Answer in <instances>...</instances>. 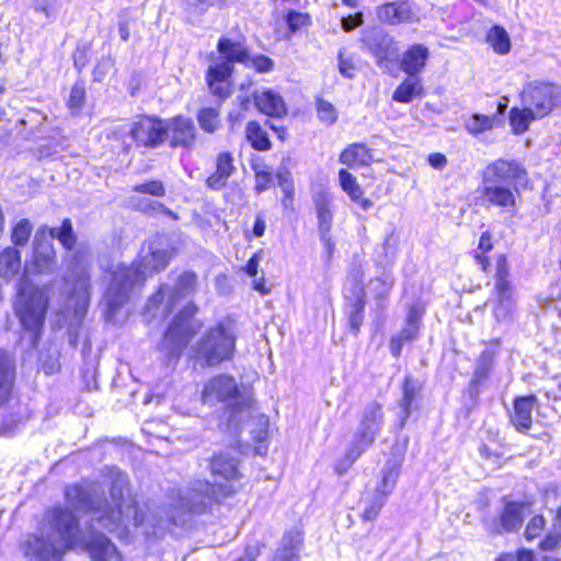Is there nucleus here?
Segmentation results:
<instances>
[{
    "label": "nucleus",
    "mask_w": 561,
    "mask_h": 561,
    "mask_svg": "<svg viewBox=\"0 0 561 561\" xmlns=\"http://www.w3.org/2000/svg\"><path fill=\"white\" fill-rule=\"evenodd\" d=\"M110 478L111 504L79 484L67 486V506H56L46 513L49 530L46 537H27L23 543L25 556L38 561H60L67 550L80 547L92 560L108 561L116 548L98 529L115 533L128 524L138 527L144 523V515L129 492L127 474L111 468Z\"/></svg>",
    "instance_id": "1"
},
{
    "label": "nucleus",
    "mask_w": 561,
    "mask_h": 561,
    "mask_svg": "<svg viewBox=\"0 0 561 561\" xmlns=\"http://www.w3.org/2000/svg\"><path fill=\"white\" fill-rule=\"evenodd\" d=\"M214 483L205 480H194L184 492L170 504V520L173 525L184 523V516L202 514L214 503L234 493L233 483L240 479L238 460L227 454L216 455L210 463Z\"/></svg>",
    "instance_id": "2"
},
{
    "label": "nucleus",
    "mask_w": 561,
    "mask_h": 561,
    "mask_svg": "<svg viewBox=\"0 0 561 561\" xmlns=\"http://www.w3.org/2000/svg\"><path fill=\"white\" fill-rule=\"evenodd\" d=\"M170 259L171 253L168 249L149 242L142 247L137 263L131 266H114L110 272V284L104 294L107 318H114L117 310L128 301L133 289L141 286L154 273L164 270Z\"/></svg>",
    "instance_id": "3"
},
{
    "label": "nucleus",
    "mask_w": 561,
    "mask_h": 561,
    "mask_svg": "<svg viewBox=\"0 0 561 561\" xmlns=\"http://www.w3.org/2000/svg\"><path fill=\"white\" fill-rule=\"evenodd\" d=\"M526 178L525 168L516 160L497 159L489 163L482 171V181L477 188L482 205L514 209L518 185Z\"/></svg>",
    "instance_id": "4"
},
{
    "label": "nucleus",
    "mask_w": 561,
    "mask_h": 561,
    "mask_svg": "<svg viewBox=\"0 0 561 561\" xmlns=\"http://www.w3.org/2000/svg\"><path fill=\"white\" fill-rule=\"evenodd\" d=\"M202 401L208 405L231 402L227 427L234 432L251 416L250 399L240 396L234 378L229 375L221 374L210 378L203 388Z\"/></svg>",
    "instance_id": "5"
},
{
    "label": "nucleus",
    "mask_w": 561,
    "mask_h": 561,
    "mask_svg": "<svg viewBox=\"0 0 561 561\" xmlns=\"http://www.w3.org/2000/svg\"><path fill=\"white\" fill-rule=\"evenodd\" d=\"M218 58L207 70V83L210 92L219 99H226L230 95V77L233 71V64H248L250 54L248 47L241 42H234L222 37L217 44Z\"/></svg>",
    "instance_id": "6"
},
{
    "label": "nucleus",
    "mask_w": 561,
    "mask_h": 561,
    "mask_svg": "<svg viewBox=\"0 0 561 561\" xmlns=\"http://www.w3.org/2000/svg\"><path fill=\"white\" fill-rule=\"evenodd\" d=\"M236 342V324L231 320L220 321L210 328L195 345V357L205 366H217L233 357Z\"/></svg>",
    "instance_id": "7"
},
{
    "label": "nucleus",
    "mask_w": 561,
    "mask_h": 561,
    "mask_svg": "<svg viewBox=\"0 0 561 561\" xmlns=\"http://www.w3.org/2000/svg\"><path fill=\"white\" fill-rule=\"evenodd\" d=\"M400 467L396 459L387 460L376 481L366 485L359 501L362 505L360 518L364 522H374L378 517L397 485Z\"/></svg>",
    "instance_id": "8"
},
{
    "label": "nucleus",
    "mask_w": 561,
    "mask_h": 561,
    "mask_svg": "<svg viewBox=\"0 0 561 561\" xmlns=\"http://www.w3.org/2000/svg\"><path fill=\"white\" fill-rule=\"evenodd\" d=\"M48 306V291L36 287L26 277L18 286L14 305L15 314L25 330L36 332L42 329Z\"/></svg>",
    "instance_id": "9"
},
{
    "label": "nucleus",
    "mask_w": 561,
    "mask_h": 561,
    "mask_svg": "<svg viewBox=\"0 0 561 561\" xmlns=\"http://www.w3.org/2000/svg\"><path fill=\"white\" fill-rule=\"evenodd\" d=\"M110 138L119 142V148L125 152L129 151L133 142L146 148H157L165 141L164 121L141 116L130 126L114 128Z\"/></svg>",
    "instance_id": "10"
},
{
    "label": "nucleus",
    "mask_w": 561,
    "mask_h": 561,
    "mask_svg": "<svg viewBox=\"0 0 561 561\" xmlns=\"http://www.w3.org/2000/svg\"><path fill=\"white\" fill-rule=\"evenodd\" d=\"M197 311V306L190 302L174 317L169 325L161 347L162 351L167 352L170 360L179 359L182 351L201 330L202 323L194 319Z\"/></svg>",
    "instance_id": "11"
},
{
    "label": "nucleus",
    "mask_w": 561,
    "mask_h": 561,
    "mask_svg": "<svg viewBox=\"0 0 561 561\" xmlns=\"http://www.w3.org/2000/svg\"><path fill=\"white\" fill-rule=\"evenodd\" d=\"M196 288L197 275L190 271L183 272L178 276L172 287L161 285L159 290L149 298L146 305V313L156 318L161 309V316L167 317L181 300L192 296Z\"/></svg>",
    "instance_id": "12"
},
{
    "label": "nucleus",
    "mask_w": 561,
    "mask_h": 561,
    "mask_svg": "<svg viewBox=\"0 0 561 561\" xmlns=\"http://www.w3.org/2000/svg\"><path fill=\"white\" fill-rule=\"evenodd\" d=\"M495 284L491 298L492 310L499 322H507L513 317L514 288L508 279L510 270L505 254H499L495 259Z\"/></svg>",
    "instance_id": "13"
},
{
    "label": "nucleus",
    "mask_w": 561,
    "mask_h": 561,
    "mask_svg": "<svg viewBox=\"0 0 561 561\" xmlns=\"http://www.w3.org/2000/svg\"><path fill=\"white\" fill-rule=\"evenodd\" d=\"M520 100L539 117H545L561 103V85L549 81H530L524 85Z\"/></svg>",
    "instance_id": "14"
},
{
    "label": "nucleus",
    "mask_w": 561,
    "mask_h": 561,
    "mask_svg": "<svg viewBox=\"0 0 561 561\" xmlns=\"http://www.w3.org/2000/svg\"><path fill=\"white\" fill-rule=\"evenodd\" d=\"M383 423L382 407L371 401L363 410L353 443L367 449L375 440Z\"/></svg>",
    "instance_id": "15"
},
{
    "label": "nucleus",
    "mask_w": 561,
    "mask_h": 561,
    "mask_svg": "<svg viewBox=\"0 0 561 561\" xmlns=\"http://www.w3.org/2000/svg\"><path fill=\"white\" fill-rule=\"evenodd\" d=\"M67 284H72V297L75 300V316L78 319L83 318L90 299V283L87 266L81 263H73L65 278Z\"/></svg>",
    "instance_id": "16"
},
{
    "label": "nucleus",
    "mask_w": 561,
    "mask_h": 561,
    "mask_svg": "<svg viewBox=\"0 0 561 561\" xmlns=\"http://www.w3.org/2000/svg\"><path fill=\"white\" fill-rule=\"evenodd\" d=\"M165 141L171 148H191L196 140V128L190 117L179 115L164 121Z\"/></svg>",
    "instance_id": "17"
},
{
    "label": "nucleus",
    "mask_w": 561,
    "mask_h": 561,
    "mask_svg": "<svg viewBox=\"0 0 561 561\" xmlns=\"http://www.w3.org/2000/svg\"><path fill=\"white\" fill-rule=\"evenodd\" d=\"M368 51L375 57L379 67H388L399 55V49L391 36L381 31H374L363 38Z\"/></svg>",
    "instance_id": "18"
},
{
    "label": "nucleus",
    "mask_w": 561,
    "mask_h": 561,
    "mask_svg": "<svg viewBox=\"0 0 561 561\" xmlns=\"http://www.w3.org/2000/svg\"><path fill=\"white\" fill-rule=\"evenodd\" d=\"M54 231L47 226L41 227L34 237V266L38 273H48L55 265V250L53 245Z\"/></svg>",
    "instance_id": "19"
},
{
    "label": "nucleus",
    "mask_w": 561,
    "mask_h": 561,
    "mask_svg": "<svg viewBox=\"0 0 561 561\" xmlns=\"http://www.w3.org/2000/svg\"><path fill=\"white\" fill-rule=\"evenodd\" d=\"M304 533L295 527L284 534L270 561H300Z\"/></svg>",
    "instance_id": "20"
},
{
    "label": "nucleus",
    "mask_w": 561,
    "mask_h": 561,
    "mask_svg": "<svg viewBox=\"0 0 561 561\" xmlns=\"http://www.w3.org/2000/svg\"><path fill=\"white\" fill-rule=\"evenodd\" d=\"M253 99L256 108L268 116L282 117L287 113L283 96L274 90H256L253 93Z\"/></svg>",
    "instance_id": "21"
},
{
    "label": "nucleus",
    "mask_w": 561,
    "mask_h": 561,
    "mask_svg": "<svg viewBox=\"0 0 561 561\" xmlns=\"http://www.w3.org/2000/svg\"><path fill=\"white\" fill-rule=\"evenodd\" d=\"M376 14L381 23L400 24L413 19V10L407 1H394L377 8Z\"/></svg>",
    "instance_id": "22"
},
{
    "label": "nucleus",
    "mask_w": 561,
    "mask_h": 561,
    "mask_svg": "<svg viewBox=\"0 0 561 561\" xmlns=\"http://www.w3.org/2000/svg\"><path fill=\"white\" fill-rule=\"evenodd\" d=\"M537 398L535 396H526L517 398L514 402L511 413V422L519 432H526L533 424V411L535 409Z\"/></svg>",
    "instance_id": "23"
},
{
    "label": "nucleus",
    "mask_w": 561,
    "mask_h": 561,
    "mask_svg": "<svg viewBox=\"0 0 561 561\" xmlns=\"http://www.w3.org/2000/svg\"><path fill=\"white\" fill-rule=\"evenodd\" d=\"M234 171L232 156L229 152H220L216 159V171L206 180L207 186L215 191L221 190Z\"/></svg>",
    "instance_id": "24"
},
{
    "label": "nucleus",
    "mask_w": 561,
    "mask_h": 561,
    "mask_svg": "<svg viewBox=\"0 0 561 561\" xmlns=\"http://www.w3.org/2000/svg\"><path fill=\"white\" fill-rule=\"evenodd\" d=\"M427 58L428 49L423 45L416 44L403 54L400 67L410 77H414L423 70Z\"/></svg>",
    "instance_id": "25"
},
{
    "label": "nucleus",
    "mask_w": 561,
    "mask_h": 561,
    "mask_svg": "<svg viewBox=\"0 0 561 561\" xmlns=\"http://www.w3.org/2000/svg\"><path fill=\"white\" fill-rule=\"evenodd\" d=\"M313 203L319 230L331 231L333 221L332 196L324 191L317 192L313 196Z\"/></svg>",
    "instance_id": "26"
},
{
    "label": "nucleus",
    "mask_w": 561,
    "mask_h": 561,
    "mask_svg": "<svg viewBox=\"0 0 561 561\" xmlns=\"http://www.w3.org/2000/svg\"><path fill=\"white\" fill-rule=\"evenodd\" d=\"M339 181L342 190L353 202L358 204L362 209L367 210L373 206V203L363 196V190L357 183L356 178L348 171L342 169L339 172Z\"/></svg>",
    "instance_id": "27"
},
{
    "label": "nucleus",
    "mask_w": 561,
    "mask_h": 561,
    "mask_svg": "<svg viewBox=\"0 0 561 561\" xmlns=\"http://www.w3.org/2000/svg\"><path fill=\"white\" fill-rule=\"evenodd\" d=\"M14 379L13 362L7 354H0V404L10 398Z\"/></svg>",
    "instance_id": "28"
},
{
    "label": "nucleus",
    "mask_w": 561,
    "mask_h": 561,
    "mask_svg": "<svg viewBox=\"0 0 561 561\" xmlns=\"http://www.w3.org/2000/svg\"><path fill=\"white\" fill-rule=\"evenodd\" d=\"M524 106V108L513 107L510 112V124L514 134L517 135L525 133L531 122L540 118L533 108L527 105Z\"/></svg>",
    "instance_id": "29"
},
{
    "label": "nucleus",
    "mask_w": 561,
    "mask_h": 561,
    "mask_svg": "<svg viewBox=\"0 0 561 561\" xmlns=\"http://www.w3.org/2000/svg\"><path fill=\"white\" fill-rule=\"evenodd\" d=\"M524 505L517 502H510L501 515V526L504 531H514L522 526Z\"/></svg>",
    "instance_id": "30"
},
{
    "label": "nucleus",
    "mask_w": 561,
    "mask_h": 561,
    "mask_svg": "<svg viewBox=\"0 0 561 561\" xmlns=\"http://www.w3.org/2000/svg\"><path fill=\"white\" fill-rule=\"evenodd\" d=\"M20 268V252L14 248L4 249L0 254V276L10 279L19 273Z\"/></svg>",
    "instance_id": "31"
},
{
    "label": "nucleus",
    "mask_w": 561,
    "mask_h": 561,
    "mask_svg": "<svg viewBox=\"0 0 561 561\" xmlns=\"http://www.w3.org/2000/svg\"><path fill=\"white\" fill-rule=\"evenodd\" d=\"M497 122V115H483V114H472L471 116L465 118V128L466 130L472 135L478 136L485 131L492 130L495 127Z\"/></svg>",
    "instance_id": "32"
},
{
    "label": "nucleus",
    "mask_w": 561,
    "mask_h": 561,
    "mask_svg": "<svg viewBox=\"0 0 561 561\" xmlns=\"http://www.w3.org/2000/svg\"><path fill=\"white\" fill-rule=\"evenodd\" d=\"M370 160V151L363 144H353L348 146L340 156V161L348 167L354 164H368Z\"/></svg>",
    "instance_id": "33"
},
{
    "label": "nucleus",
    "mask_w": 561,
    "mask_h": 561,
    "mask_svg": "<svg viewBox=\"0 0 561 561\" xmlns=\"http://www.w3.org/2000/svg\"><path fill=\"white\" fill-rule=\"evenodd\" d=\"M422 90L421 80L414 76L399 84L393 92L392 99L400 103H410L414 96L422 93Z\"/></svg>",
    "instance_id": "34"
},
{
    "label": "nucleus",
    "mask_w": 561,
    "mask_h": 561,
    "mask_svg": "<svg viewBox=\"0 0 561 561\" xmlns=\"http://www.w3.org/2000/svg\"><path fill=\"white\" fill-rule=\"evenodd\" d=\"M419 386L409 377L405 378L403 385V397L400 400L401 409V427L404 426L405 421L409 419L412 412V405L415 401L416 394L419 393Z\"/></svg>",
    "instance_id": "35"
},
{
    "label": "nucleus",
    "mask_w": 561,
    "mask_h": 561,
    "mask_svg": "<svg viewBox=\"0 0 561 561\" xmlns=\"http://www.w3.org/2000/svg\"><path fill=\"white\" fill-rule=\"evenodd\" d=\"M486 42L499 55L508 54L512 47L507 32L499 25L490 28L486 35Z\"/></svg>",
    "instance_id": "36"
},
{
    "label": "nucleus",
    "mask_w": 561,
    "mask_h": 561,
    "mask_svg": "<svg viewBox=\"0 0 561 561\" xmlns=\"http://www.w3.org/2000/svg\"><path fill=\"white\" fill-rule=\"evenodd\" d=\"M365 301L363 297V288L356 285L355 301L352 304L348 324L354 334L359 332L364 320Z\"/></svg>",
    "instance_id": "37"
},
{
    "label": "nucleus",
    "mask_w": 561,
    "mask_h": 561,
    "mask_svg": "<svg viewBox=\"0 0 561 561\" xmlns=\"http://www.w3.org/2000/svg\"><path fill=\"white\" fill-rule=\"evenodd\" d=\"M197 122L204 131L214 134L221 126L219 110L214 107L201 108L197 113Z\"/></svg>",
    "instance_id": "38"
},
{
    "label": "nucleus",
    "mask_w": 561,
    "mask_h": 561,
    "mask_svg": "<svg viewBox=\"0 0 561 561\" xmlns=\"http://www.w3.org/2000/svg\"><path fill=\"white\" fill-rule=\"evenodd\" d=\"M245 134L247 139L254 149L264 151L271 148V141L266 131L256 122L248 123Z\"/></svg>",
    "instance_id": "39"
},
{
    "label": "nucleus",
    "mask_w": 561,
    "mask_h": 561,
    "mask_svg": "<svg viewBox=\"0 0 561 561\" xmlns=\"http://www.w3.org/2000/svg\"><path fill=\"white\" fill-rule=\"evenodd\" d=\"M255 174V191L262 193L273 184L272 168L263 162H255L252 164Z\"/></svg>",
    "instance_id": "40"
},
{
    "label": "nucleus",
    "mask_w": 561,
    "mask_h": 561,
    "mask_svg": "<svg viewBox=\"0 0 561 561\" xmlns=\"http://www.w3.org/2000/svg\"><path fill=\"white\" fill-rule=\"evenodd\" d=\"M493 360L494 356L490 351H483L481 353L476 364L474 374L472 378L473 383L478 385L489 377V374L493 366Z\"/></svg>",
    "instance_id": "41"
},
{
    "label": "nucleus",
    "mask_w": 561,
    "mask_h": 561,
    "mask_svg": "<svg viewBox=\"0 0 561 561\" xmlns=\"http://www.w3.org/2000/svg\"><path fill=\"white\" fill-rule=\"evenodd\" d=\"M492 248L493 244L491 242V234L490 232L485 231L481 234L479 240L478 249L481 251V253L474 254L476 264L481 268V271L485 273H489L491 267V262L485 253L491 251Z\"/></svg>",
    "instance_id": "42"
},
{
    "label": "nucleus",
    "mask_w": 561,
    "mask_h": 561,
    "mask_svg": "<svg viewBox=\"0 0 561 561\" xmlns=\"http://www.w3.org/2000/svg\"><path fill=\"white\" fill-rule=\"evenodd\" d=\"M48 231H54V239H57L65 249L71 250L76 243V236L72 230L70 219H65L59 228H49Z\"/></svg>",
    "instance_id": "43"
},
{
    "label": "nucleus",
    "mask_w": 561,
    "mask_h": 561,
    "mask_svg": "<svg viewBox=\"0 0 561 561\" xmlns=\"http://www.w3.org/2000/svg\"><path fill=\"white\" fill-rule=\"evenodd\" d=\"M317 113L319 119L328 125H332L337 119V113L332 103L323 99L317 100Z\"/></svg>",
    "instance_id": "44"
},
{
    "label": "nucleus",
    "mask_w": 561,
    "mask_h": 561,
    "mask_svg": "<svg viewBox=\"0 0 561 561\" xmlns=\"http://www.w3.org/2000/svg\"><path fill=\"white\" fill-rule=\"evenodd\" d=\"M365 450L366 449H362V447L353 443L346 451L345 458L336 463V472L340 476L344 474Z\"/></svg>",
    "instance_id": "45"
},
{
    "label": "nucleus",
    "mask_w": 561,
    "mask_h": 561,
    "mask_svg": "<svg viewBox=\"0 0 561 561\" xmlns=\"http://www.w3.org/2000/svg\"><path fill=\"white\" fill-rule=\"evenodd\" d=\"M33 226L27 219H21L13 228L12 241L16 245H24L28 241Z\"/></svg>",
    "instance_id": "46"
},
{
    "label": "nucleus",
    "mask_w": 561,
    "mask_h": 561,
    "mask_svg": "<svg viewBox=\"0 0 561 561\" xmlns=\"http://www.w3.org/2000/svg\"><path fill=\"white\" fill-rule=\"evenodd\" d=\"M419 332V314L414 308L410 310L407 327L398 334L405 342L414 340Z\"/></svg>",
    "instance_id": "47"
},
{
    "label": "nucleus",
    "mask_w": 561,
    "mask_h": 561,
    "mask_svg": "<svg viewBox=\"0 0 561 561\" xmlns=\"http://www.w3.org/2000/svg\"><path fill=\"white\" fill-rule=\"evenodd\" d=\"M134 192L148 194L152 196H163L165 193L164 185L159 180H152L146 183L137 184L133 187Z\"/></svg>",
    "instance_id": "48"
},
{
    "label": "nucleus",
    "mask_w": 561,
    "mask_h": 561,
    "mask_svg": "<svg viewBox=\"0 0 561 561\" xmlns=\"http://www.w3.org/2000/svg\"><path fill=\"white\" fill-rule=\"evenodd\" d=\"M276 178L278 180V185H279V187L282 188V191H283V193L285 195L284 204L287 207V201L291 202L293 198H294V183H293V180H291L290 174H289V172L287 170L277 172Z\"/></svg>",
    "instance_id": "49"
},
{
    "label": "nucleus",
    "mask_w": 561,
    "mask_h": 561,
    "mask_svg": "<svg viewBox=\"0 0 561 561\" xmlns=\"http://www.w3.org/2000/svg\"><path fill=\"white\" fill-rule=\"evenodd\" d=\"M85 100V89L84 84L81 82H77L73 84L70 91V96L68 100V105L71 110H80Z\"/></svg>",
    "instance_id": "50"
},
{
    "label": "nucleus",
    "mask_w": 561,
    "mask_h": 561,
    "mask_svg": "<svg viewBox=\"0 0 561 561\" xmlns=\"http://www.w3.org/2000/svg\"><path fill=\"white\" fill-rule=\"evenodd\" d=\"M255 443H264L268 436V419L265 415L256 417L255 427L251 430Z\"/></svg>",
    "instance_id": "51"
},
{
    "label": "nucleus",
    "mask_w": 561,
    "mask_h": 561,
    "mask_svg": "<svg viewBox=\"0 0 561 561\" xmlns=\"http://www.w3.org/2000/svg\"><path fill=\"white\" fill-rule=\"evenodd\" d=\"M393 282V277L389 273H383L373 282L374 290L380 298H383L390 293Z\"/></svg>",
    "instance_id": "52"
},
{
    "label": "nucleus",
    "mask_w": 561,
    "mask_h": 561,
    "mask_svg": "<svg viewBox=\"0 0 561 561\" xmlns=\"http://www.w3.org/2000/svg\"><path fill=\"white\" fill-rule=\"evenodd\" d=\"M245 66L249 68H254L257 72L266 73L273 69L274 62L270 57L259 55L252 58L250 57V60L248 64H245Z\"/></svg>",
    "instance_id": "53"
},
{
    "label": "nucleus",
    "mask_w": 561,
    "mask_h": 561,
    "mask_svg": "<svg viewBox=\"0 0 561 561\" xmlns=\"http://www.w3.org/2000/svg\"><path fill=\"white\" fill-rule=\"evenodd\" d=\"M545 527V518L540 515L533 517L527 524L525 537L527 540H533L539 536Z\"/></svg>",
    "instance_id": "54"
},
{
    "label": "nucleus",
    "mask_w": 561,
    "mask_h": 561,
    "mask_svg": "<svg viewBox=\"0 0 561 561\" xmlns=\"http://www.w3.org/2000/svg\"><path fill=\"white\" fill-rule=\"evenodd\" d=\"M309 20L310 19H309L308 14H304V13H299V12H295V11L288 12L287 18H286L287 25L293 32L299 30L304 25H307L309 23Z\"/></svg>",
    "instance_id": "55"
},
{
    "label": "nucleus",
    "mask_w": 561,
    "mask_h": 561,
    "mask_svg": "<svg viewBox=\"0 0 561 561\" xmlns=\"http://www.w3.org/2000/svg\"><path fill=\"white\" fill-rule=\"evenodd\" d=\"M113 68V61L110 58H102L93 69L94 81L101 82Z\"/></svg>",
    "instance_id": "56"
},
{
    "label": "nucleus",
    "mask_w": 561,
    "mask_h": 561,
    "mask_svg": "<svg viewBox=\"0 0 561 561\" xmlns=\"http://www.w3.org/2000/svg\"><path fill=\"white\" fill-rule=\"evenodd\" d=\"M364 23L363 13L358 12L355 15H348L346 18H342L341 26L345 32H351L355 27L362 25Z\"/></svg>",
    "instance_id": "57"
},
{
    "label": "nucleus",
    "mask_w": 561,
    "mask_h": 561,
    "mask_svg": "<svg viewBox=\"0 0 561 561\" xmlns=\"http://www.w3.org/2000/svg\"><path fill=\"white\" fill-rule=\"evenodd\" d=\"M339 70L343 77L348 79H352L355 75L354 64L351 60L345 59L341 51L339 54Z\"/></svg>",
    "instance_id": "58"
},
{
    "label": "nucleus",
    "mask_w": 561,
    "mask_h": 561,
    "mask_svg": "<svg viewBox=\"0 0 561 561\" xmlns=\"http://www.w3.org/2000/svg\"><path fill=\"white\" fill-rule=\"evenodd\" d=\"M262 260L261 252H255L247 262L244 266L245 273L250 277H256L259 273V265Z\"/></svg>",
    "instance_id": "59"
},
{
    "label": "nucleus",
    "mask_w": 561,
    "mask_h": 561,
    "mask_svg": "<svg viewBox=\"0 0 561 561\" xmlns=\"http://www.w3.org/2000/svg\"><path fill=\"white\" fill-rule=\"evenodd\" d=\"M428 163L437 170H442L447 165V158L439 152L431 153L428 156Z\"/></svg>",
    "instance_id": "60"
},
{
    "label": "nucleus",
    "mask_w": 561,
    "mask_h": 561,
    "mask_svg": "<svg viewBox=\"0 0 561 561\" xmlns=\"http://www.w3.org/2000/svg\"><path fill=\"white\" fill-rule=\"evenodd\" d=\"M260 553H261V549H260L259 545L249 546L244 550L243 556L240 557L239 559H237L236 561H256Z\"/></svg>",
    "instance_id": "61"
},
{
    "label": "nucleus",
    "mask_w": 561,
    "mask_h": 561,
    "mask_svg": "<svg viewBox=\"0 0 561 561\" xmlns=\"http://www.w3.org/2000/svg\"><path fill=\"white\" fill-rule=\"evenodd\" d=\"M559 541H560V536L559 535L549 534L540 542V547H541L542 550H547V551L553 550L559 545Z\"/></svg>",
    "instance_id": "62"
},
{
    "label": "nucleus",
    "mask_w": 561,
    "mask_h": 561,
    "mask_svg": "<svg viewBox=\"0 0 561 561\" xmlns=\"http://www.w3.org/2000/svg\"><path fill=\"white\" fill-rule=\"evenodd\" d=\"M319 233L328 255L331 256L334 250V243L332 241L330 231L319 230Z\"/></svg>",
    "instance_id": "63"
},
{
    "label": "nucleus",
    "mask_w": 561,
    "mask_h": 561,
    "mask_svg": "<svg viewBox=\"0 0 561 561\" xmlns=\"http://www.w3.org/2000/svg\"><path fill=\"white\" fill-rule=\"evenodd\" d=\"M407 343L399 335H394L390 340V352L394 357L401 354L403 344Z\"/></svg>",
    "instance_id": "64"
}]
</instances>
